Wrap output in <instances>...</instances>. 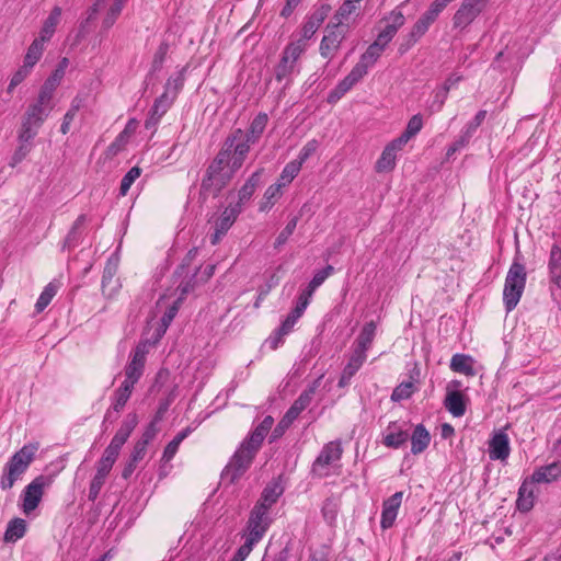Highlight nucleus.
I'll use <instances>...</instances> for the list:
<instances>
[{
    "instance_id": "nucleus-12",
    "label": "nucleus",
    "mask_w": 561,
    "mask_h": 561,
    "mask_svg": "<svg viewBox=\"0 0 561 561\" xmlns=\"http://www.w3.org/2000/svg\"><path fill=\"white\" fill-rule=\"evenodd\" d=\"M146 347L138 345L130 356V360L125 367L124 383L134 387L141 378L146 364Z\"/></svg>"
},
{
    "instance_id": "nucleus-29",
    "label": "nucleus",
    "mask_w": 561,
    "mask_h": 561,
    "mask_svg": "<svg viewBox=\"0 0 561 561\" xmlns=\"http://www.w3.org/2000/svg\"><path fill=\"white\" fill-rule=\"evenodd\" d=\"M450 369L466 376H474V359L467 354H455L450 359Z\"/></svg>"
},
{
    "instance_id": "nucleus-57",
    "label": "nucleus",
    "mask_w": 561,
    "mask_h": 561,
    "mask_svg": "<svg viewBox=\"0 0 561 561\" xmlns=\"http://www.w3.org/2000/svg\"><path fill=\"white\" fill-rule=\"evenodd\" d=\"M295 65L282 56L279 64L275 68V78L277 81H283L288 78L295 69Z\"/></svg>"
},
{
    "instance_id": "nucleus-45",
    "label": "nucleus",
    "mask_w": 561,
    "mask_h": 561,
    "mask_svg": "<svg viewBox=\"0 0 561 561\" xmlns=\"http://www.w3.org/2000/svg\"><path fill=\"white\" fill-rule=\"evenodd\" d=\"M138 424V417L136 413H128L122 422L119 428L115 433V436L127 442L128 437Z\"/></svg>"
},
{
    "instance_id": "nucleus-4",
    "label": "nucleus",
    "mask_w": 561,
    "mask_h": 561,
    "mask_svg": "<svg viewBox=\"0 0 561 561\" xmlns=\"http://www.w3.org/2000/svg\"><path fill=\"white\" fill-rule=\"evenodd\" d=\"M273 523V517L270 511L254 505L250 513L242 533L243 543L245 549L252 551L253 548L264 538L267 530Z\"/></svg>"
},
{
    "instance_id": "nucleus-25",
    "label": "nucleus",
    "mask_w": 561,
    "mask_h": 561,
    "mask_svg": "<svg viewBox=\"0 0 561 561\" xmlns=\"http://www.w3.org/2000/svg\"><path fill=\"white\" fill-rule=\"evenodd\" d=\"M354 15H358L357 4H355L354 1L345 0L333 16L335 21L333 24L347 26L348 30Z\"/></svg>"
},
{
    "instance_id": "nucleus-13",
    "label": "nucleus",
    "mask_w": 561,
    "mask_h": 561,
    "mask_svg": "<svg viewBox=\"0 0 561 561\" xmlns=\"http://www.w3.org/2000/svg\"><path fill=\"white\" fill-rule=\"evenodd\" d=\"M485 0H463L456 11L453 23L456 28H465L471 24L482 10Z\"/></svg>"
},
{
    "instance_id": "nucleus-22",
    "label": "nucleus",
    "mask_w": 561,
    "mask_h": 561,
    "mask_svg": "<svg viewBox=\"0 0 561 561\" xmlns=\"http://www.w3.org/2000/svg\"><path fill=\"white\" fill-rule=\"evenodd\" d=\"M283 488L277 482L268 483L262 491L260 499L254 505L261 506L271 512L273 505H275L283 494Z\"/></svg>"
},
{
    "instance_id": "nucleus-46",
    "label": "nucleus",
    "mask_w": 561,
    "mask_h": 561,
    "mask_svg": "<svg viewBox=\"0 0 561 561\" xmlns=\"http://www.w3.org/2000/svg\"><path fill=\"white\" fill-rule=\"evenodd\" d=\"M306 50V43H304V39H297L295 42L289 43L284 51L283 55L286 59H288L290 62H293L296 66L297 60L302 55V53Z\"/></svg>"
},
{
    "instance_id": "nucleus-60",
    "label": "nucleus",
    "mask_w": 561,
    "mask_h": 561,
    "mask_svg": "<svg viewBox=\"0 0 561 561\" xmlns=\"http://www.w3.org/2000/svg\"><path fill=\"white\" fill-rule=\"evenodd\" d=\"M32 69L22 65L12 76L10 83L8 85V93H12L13 90L22 83L27 76L31 73Z\"/></svg>"
},
{
    "instance_id": "nucleus-34",
    "label": "nucleus",
    "mask_w": 561,
    "mask_h": 561,
    "mask_svg": "<svg viewBox=\"0 0 561 561\" xmlns=\"http://www.w3.org/2000/svg\"><path fill=\"white\" fill-rule=\"evenodd\" d=\"M186 70L187 67H183L176 75L169 77L164 84V92L162 94H168V98L172 96V102H174L178 93L184 85Z\"/></svg>"
},
{
    "instance_id": "nucleus-50",
    "label": "nucleus",
    "mask_w": 561,
    "mask_h": 561,
    "mask_svg": "<svg viewBox=\"0 0 561 561\" xmlns=\"http://www.w3.org/2000/svg\"><path fill=\"white\" fill-rule=\"evenodd\" d=\"M448 93L447 87H437L433 91V99L428 105L430 111L433 113L440 112L448 98Z\"/></svg>"
},
{
    "instance_id": "nucleus-36",
    "label": "nucleus",
    "mask_w": 561,
    "mask_h": 561,
    "mask_svg": "<svg viewBox=\"0 0 561 561\" xmlns=\"http://www.w3.org/2000/svg\"><path fill=\"white\" fill-rule=\"evenodd\" d=\"M56 88H57L56 85L51 84L48 81H45L39 90L36 101L32 104L36 105L38 107H42L44 110H47L48 112H51L54 108L51 99H53Z\"/></svg>"
},
{
    "instance_id": "nucleus-16",
    "label": "nucleus",
    "mask_w": 561,
    "mask_h": 561,
    "mask_svg": "<svg viewBox=\"0 0 561 561\" xmlns=\"http://www.w3.org/2000/svg\"><path fill=\"white\" fill-rule=\"evenodd\" d=\"M548 278L550 282L551 295H554V288L561 290V247L553 243L548 259Z\"/></svg>"
},
{
    "instance_id": "nucleus-47",
    "label": "nucleus",
    "mask_w": 561,
    "mask_h": 561,
    "mask_svg": "<svg viewBox=\"0 0 561 561\" xmlns=\"http://www.w3.org/2000/svg\"><path fill=\"white\" fill-rule=\"evenodd\" d=\"M300 170L301 167H299V163H296L295 161L288 162L284 167L276 183L282 184L283 187L289 185L294 181V179L299 174Z\"/></svg>"
},
{
    "instance_id": "nucleus-9",
    "label": "nucleus",
    "mask_w": 561,
    "mask_h": 561,
    "mask_svg": "<svg viewBox=\"0 0 561 561\" xmlns=\"http://www.w3.org/2000/svg\"><path fill=\"white\" fill-rule=\"evenodd\" d=\"M49 114L47 110L30 104L22 116L18 133L23 134L25 139L35 138Z\"/></svg>"
},
{
    "instance_id": "nucleus-62",
    "label": "nucleus",
    "mask_w": 561,
    "mask_h": 561,
    "mask_svg": "<svg viewBox=\"0 0 561 561\" xmlns=\"http://www.w3.org/2000/svg\"><path fill=\"white\" fill-rule=\"evenodd\" d=\"M333 271L334 268L332 265H328L324 268L318 271L313 275L308 286H310L311 289L317 290V288L320 287L325 282V279L333 273Z\"/></svg>"
},
{
    "instance_id": "nucleus-27",
    "label": "nucleus",
    "mask_w": 561,
    "mask_h": 561,
    "mask_svg": "<svg viewBox=\"0 0 561 561\" xmlns=\"http://www.w3.org/2000/svg\"><path fill=\"white\" fill-rule=\"evenodd\" d=\"M376 330L377 325L374 321L367 322L359 332L354 348L366 354L374 342Z\"/></svg>"
},
{
    "instance_id": "nucleus-52",
    "label": "nucleus",
    "mask_w": 561,
    "mask_h": 561,
    "mask_svg": "<svg viewBox=\"0 0 561 561\" xmlns=\"http://www.w3.org/2000/svg\"><path fill=\"white\" fill-rule=\"evenodd\" d=\"M125 3L122 2V0H114L111 4L104 20H103V27L105 30H108L114 25L117 18L119 16Z\"/></svg>"
},
{
    "instance_id": "nucleus-31",
    "label": "nucleus",
    "mask_w": 561,
    "mask_h": 561,
    "mask_svg": "<svg viewBox=\"0 0 561 561\" xmlns=\"http://www.w3.org/2000/svg\"><path fill=\"white\" fill-rule=\"evenodd\" d=\"M27 524L23 518L15 517L11 519L4 531L3 540L5 542H16L26 534Z\"/></svg>"
},
{
    "instance_id": "nucleus-64",
    "label": "nucleus",
    "mask_w": 561,
    "mask_h": 561,
    "mask_svg": "<svg viewBox=\"0 0 561 561\" xmlns=\"http://www.w3.org/2000/svg\"><path fill=\"white\" fill-rule=\"evenodd\" d=\"M105 480H106L105 477L99 476L96 473L94 474V477L92 478V480L90 482V486H89L88 497L90 501L94 502L98 499V496L101 492V489L105 483Z\"/></svg>"
},
{
    "instance_id": "nucleus-21",
    "label": "nucleus",
    "mask_w": 561,
    "mask_h": 561,
    "mask_svg": "<svg viewBox=\"0 0 561 561\" xmlns=\"http://www.w3.org/2000/svg\"><path fill=\"white\" fill-rule=\"evenodd\" d=\"M510 439L506 433L497 432L489 442V457L491 460H506L510 456Z\"/></svg>"
},
{
    "instance_id": "nucleus-15",
    "label": "nucleus",
    "mask_w": 561,
    "mask_h": 561,
    "mask_svg": "<svg viewBox=\"0 0 561 561\" xmlns=\"http://www.w3.org/2000/svg\"><path fill=\"white\" fill-rule=\"evenodd\" d=\"M405 145L399 142V139L390 141L382 150L379 159L375 164L377 173L391 172L396 168L397 154L400 152Z\"/></svg>"
},
{
    "instance_id": "nucleus-58",
    "label": "nucleus",
    "mask_w": 561,
    "mask_h": 561,
    "mask_svg": "<svg viewBox=\"0 0 561 561\" xmlns=\"http://www.w3.org/2000/svg\"><path fill=\"white\" fill-rule=\"evenodd\" d=\"M168 50H169V44L167 42H162L153 55L152 65H151L152 71L156 72V71L161 70L163 62L167 58Z\"/></svg>"
},
{
    "instance_id": "nucleus-54",
    "label": "nucleus",
    "mask_w": 561,
    "mask_h": 561,
    "mask_svg": "<svg viewBox=\"0 0 561 561\" xmlns=\"http://www.w3.org/2000/svg\"><path fill=\"white\" fill-rule=\"evenodd\" d=\"M414 392V385L411 381H404L398 385L391 394V400L394 402H399L405 399H409Z\"/></svg>"
},
{
    "instance_id": "nucleus-28",
    "label": "nucleus",
    "mask_w": 561,
    "mask_h": 561,
    "mask_svg": "<svg viewBox=\"0 0 561 561\" xmlns=\"http://www.w3.org/2000/svg\"><path fill=\"white\" fill-rule=\"evenodd\" d=\"M438 14L431 8L415 22L410 33L413 43H416L430 28L431 24L435 22Z\"/></svg>"
},
{
    "instance_id": "nucleus-44",
    "label": "nucleus",
    "mask_w": 561,
    "mask_h": 561,
    "mask_svg": "<svg viewBox=\"0 0 561 561\" xmlns=\"http://www.w3.org/2000/svg\"><path fill=\"white\" fill-rule=\"evenodd\" d=\"M383 50H385V48L382 46H380L378 43L374 42L373 44H370L368 46V48L360 56L358 61L362 62L363 65H365V67H367L369 69L370 67H373L376 64V61L379 59V57L381 56Z\"/></svg>"
},
{
    "instance_id": "nucleus-24",
    "label": "nucleus",
    "mask_w": 561,
    "mask_h": 561,
    "mask_svg": "<svg viewBox=\"0 0 561 561\" xmlns=\"http://www.w3.org/2000/svg\"><path fill=\"white\" fill-rule=\"evenodd\" d=\"M431 443L430 432L423 424H417L411 434V453L419 455L423 453Z\"/></svg>"
},
{
    "instance_id": "nucleus-49",
    "label": "nucleus",
    "mask_w": 561,
    "mask_h": 561,
    "mask_svg": "<svg viewBox=\"0 0 561 561\" xmlns=\"http://www.w3.org/2000/svg\"><path fill=\"white\" fill-rule=\"evenodd\" d=\"M366 358H367V354L354 348L346 366L344 367V370L346 371V377L354 376L359 370V368L363 366Z\"/></svg>"
},
{
    "instance_id": "nucleus-26",
    "label": "nucleus",
    "mask_w": 561,
    "mask_h": 561,
    "mask_svg": "<svg viewBox=\"0 0 561 561\" xmlns=\"http://www.w3.org/2000/svg\"><path fill=\"white\" fill-rule=\"evenodd\" d=\"M302 314H304L302 312L297 313V309H295V308L290 311V313L282 322L278 330L275 332V335L271 339L272 348H276L278 346V344L282 342L283 337L285 335H287L293 330L296 322Z\"/></svg>"
},
{
    "instance_id": "nucleus-33",
    "label": "nucleus",
    "mask_w": 561,
    "mask_h": 561,
    "mask_svg": "<svg viewBox=\"0 0 561 561\" xmlns=\"http://www.w3.org/2000/svg\"><path fill=\"white\" fill-rule=\"evenodd\" d=\"M35 138H27L25 139L24 135L21 134V133H18V147L16 149L14 150L12 157H11V161H10V165L12 168H14L15 165L20 164L27 156L28 153L32 151L33 149V140Z\"/></svg>"
},
{
    "instance_id": "nucleus-2",
    "label": "nucleus",
    "mask_w": 561,
    "mask_h": 561,
    "mask_svg": "<svg viewBox=\"0 0 561 561\" xmlns=\"http://www.w3.org/2000/svg\"><path fill=\"white\" fill-rule=\"evenodd\" d=\"M239 169V167L232 165V161L228 159L226 151H219L209 164L206 176L202 181V193L213 197L218 196Z\"/></svg>"
},
{
    "instance_id": "nucleus-38",
    "label": "nucleus",
    "mask_w": 561,
    "mask_h": 561,
    "mask_svg": "<svg viewBox=\"0 0 561 561\" xmlns=\"http://www.w3.org/2000/svg\"><path fill=\"white\" fill-rule=\"evenodd\" d=\"M561 474V465L551 463L547 467H543L533 473V480L537 483L540 482H551L556 480Z\"/></svg>"
},
{
    "instance_id": "nucleus-41",
    "label": "nucleus",
    "mask_w": 561,
    "mask_h": 561,
    "mask_svg": "<svg viewBox=\"0 0 561 561\" xmlns=\"http://www.w3.org/2000/svg\"><path fill=\"white\" fill-rule=\"evenodd\" d=\"M324 18L325 12L314 13L306 21L301 30L300 38L304 39V43H306L307 39H310L314 35L319 26L324 21Z\"/></svg>"
},
{
    "instance_id": "nucleus-23",
    "label": "nucleus",
    "mask_w": 561,
    "mask_h": 561,
    "mask_svg": "<svg viewBox=\"0 0 561 561\" xmlns=\"http://www.w3.org/2000/svg\"><path fill=\"white\" fill-rule=\"evenodd\" d=\"M535 483L536 481L531 479V481H524L519 486L516 505L520 512H528L533 508L535 503Z\"/></svg>"
},
{
    "instance_id": "nucleus-42",
    "label": "nucleus",
    "mask_w": 561,
    "mask_h": 561,
    "mask_svg": "<svg viewBox=\"0 0 561 561\" xmlns=\"http://www.w3.org/2000/svg\"><path fill=\"white\" fill-rule=\"evenodd\" d=\"M190 432V428H185L174 436V438L164 448L162 455L163 461L169 462L173 459V457L179 450L181 443L188 436Z\"/></svg>"
},
{
    "instance_id": "nucleus-53",
    "label": "nucleus",
    "mask_w": 561,
    "mask_h": 561,
    "mask_svg": "<svg viewBox=\"0 0 561 561\" xmlns=\"http://www.w3.org/2000/svg\"><path fill=\"white\" fill-rule=\"evenodd\" d=\"M339 508H340V505L335 499L330 497L324 501L321 511H322L323 518L330 525H332L336 520Z\"/></svg>"
},
{
    "instance_id": "nucleus-14",
    "label": "nucleus",
    "mask_w": 561,
    "mask_h": 561,
    "mask_svg": "<svg viewBox=\"0 0 561 561\" xmlns=\"http://www.w3.org/2000/svg\"><path fill=\"white\" fill-rule=\"evenodd\" d=\"M118 270V259L114 255L108 257L102 276V293L107 298H113L121 289L122 285L116 273Z\"/></svg>"
},
{
    "instance_id": "nucleus-56",
    "label": "nucleus",
    "mask_w": 561,
    "mask_h": 561,
    "mask_svg": "<svg viewBox=\"0 0 561 561\" xmlns=\"http://www.w3.org/2000/svg\"><path fill=\"white\" fill-rule=\"evenodd\" d=\"M181 301H182V296L175 300L169 308L168 310L164 312V314L162 316L161 318V332L162 333H165L169 325L171 324V322L173 321V319L175 318L178 311H179V308H180V305H181Z\"/></svg>"
},
{
    "instance_id": "nucleus-59",
    "label": "nucleus",
    "mask_w": 561,
    "mask_h": 561,
    "mask_svg": "<svg viewBox=\"0 0 561 561\" xmlns=\"http://www.w3.org/2000/svg\"><path fill=\"white\" fill-rule=\"evenodd\" d=\"M298 224V217H293L286 225V227L279 232L275 240V248H279L287 242L289 237L294 233Z\"/></svg>"
},
{
    "instance_id": "nucleus-10",
    "label": "nucleus",
    "mask_w": 561,
    "mask_h": 561,
    "mask_svg": "<svg viewBox=\"0 0 561 561\" xmlns=\"http://www.w3.org/2000/svg\"><path fill=\"white\" fill-rule=\"evenodd\" d=\"M347 26H339L329 24L325 28V35L320 43V54L324 58L331 59L340 48V45L345 37Z\"/></svg>"
},
{
    "instance_id": "nucleus-32",
    "label": "nucleus",
    "mask_w": 561,
    "mask_h": 561,
    "mask_svg": "<svg viewBox=\"0 0 561 561\" xmlns=\"http://www.w3.org/2000/svg\"><path fill=\"white\" fill-rule=\"evenodd\" d=\"M60 18L61 9L59 7H55L47 19L44 21L39 32V37L37 39L42 41L43 43L48 42L54 35Z\"/></svg>"
},
{
    "instance_id": "nucleus-37",
    "label": "nucleus",
    "mask_w": 561,
    "mask_h": 561,
    "mask_svg": "<svg viewBox=\"0 0 561 561\" xmlns=\"http://www.w3.org/2000/svg\"><path fill=\"white\" fill-rule=\"evenodd\" d=\"M134 387L122 382V385L115 390L112 401V410L115 413H119L127 401L129 400Z\"/></svg>"
},
{
    "instance_id": "nucleus-20",
    "label": "nucleus",
    "mask_w": 561,
    "mask_h": 561,
    "mask_svg": "<svg viewBox=\"0 0 561 561\" xmlns=\"http://www.w3.org/2000/svg\"><path fill=\"white\" fill-rule=\"evenodd\" d=\"M321 377L316 379L300 396L295 400L291 407L287 410L285 415L293 422L299 416V414L311 403L317 389L320 386Z\"/></svg>"
},
{
    "instance_id": "nucleus-11",
    "label": "nucleus",
    "mask_w": 561,
    "mask_h": 561,
    "mask_svg": "<svg viewBox=\"0 0 561 561\" xmlns=\"http://www.w3.org/2000/svg\"><path fill=\"white\" fill-rule=\"evenodd\" d=\"M241 209L239 205L230 204L228 205L221 215L216 219L214 228L215 231L210 236V242L213 245L217 244L221 238L228 232V230L232 227L238 216L241 214Z\"/></svg>"
},
{
    "instance_id": "nucleus-8",
    "label": "nucleus",
    "mask_w": 561,
    "mask_h": 561,
    "mask_svg": "<svg viewBox=\"0 0 561 561\" xmlns=\"http://www.w3.org/2000/svg\"><path fill=\"white\" fill-rule=\"evenodd\" d=\"M342 453L343 449L340 442H329L325 444L312 463V473L319 478L328 477L330 474V467L341 459Z\"/></svg>"
},
{
    "instance_id": "nucleus-19",
    "label": "nucleus",
    "mask_w": 561,
    "mask_h": 561,
    "mask_svg": "<svg viewBox=\"0 0 561 561\" xmlns=\"http://www.w3.org/2000/svg\"><path fill=\"white\" fill-rule=\"evenodd\" d=\"M172 103V96L168 98V94H161L158 99H156L149 112V116L145 121V128L151 130V133L154 134L160 119L169 111Z\"/></svg>"
},
{
    "instance_id": "nucleus-35",
    "label": "nucleus",
    "mask_w": 561,
    "mask_h": 561,
    "mask_svg": "<svg viewBox=\"0 0 561 561\" xmlns=\"http://www.w3.org/2000/svg\"><path fill=\"white\" fill-rule=\"evenodd\" d=\"M268 122V116L266 113H259L251 122L248 131L245 133V137H248V141L257 142L263 131L266 128Z\"/></svg>"
},
{
    "instance_id": "nucleus-7",
    "label": "nucleus",
    "mask_w": 561,
    "mask_h": 561,
    "mask_svg": "<svg viewBox=\"0 0 561 561\" xmlns=\"http://www.w3.org/2000/svg\"><path fill=\"white\" fill-rule=\"evenodd\" d=\"M254 144V141H248L244 130L238 128L227 137L220 151L228 153V159L232 161V165L241 168L250 147Z\"/></svg>"
},
{
    "instance_id": "nucleus-43",
    "label": "nucleus",
    "mask_w": 561,
    "mask_h": 561,
    "mask_svg": "<svg viewBox=\"0 0 561 561\" xmlns=\"http://www.w3.org/2000/svg\"><path fill=\"white\" fill-rule=\"evenodd\" d=\"M43 51H44V43L42 41L35 38L32 42V44L30 45V47L27 48L23 65L33 69V67L41 59Z\"/></svg>"
},
{
    "instance_id": "nucleus-17",
    "label": "nucleus",
    "mask_w": 561,
    "mask_h": 561,
    "mask_svg": "<svg viewBox=\"0 0 561 561\" xmlns=\"http://www.w3.org/2000/svg\"><path fill=\"white\" fill-rule=\"evenodd\" d=\"M403 492L399 491L392 494L382 503L380 526L382 529L391 528L394 525L399 508L402 504Z\"/></svg>"
},
{
    "instance_id": "nucleus-61",
    "label": "nucleus",
    "mask_w": 561,
    "mask_h": 561,
    "mask_svg": "<svg viewBox=\"0 0 561 561\" xmlns=\"http://www.w3.org/2000/svg\"><path fill=\"white\" fill-rule=\"evenodd\" d=\"M318 148V141L316 139H312L308 141L299 151L297 159L294 161L296 163H299V167H302V164L316 152Z\"/></svg>"
},
{
    "instance_id": "nucleus-48",
    "label": "nucleus",
    "mask_w": 561,
    "mask_h": 561,
    "mask_svg": "<svg viewBox=\"0 0 561 561\" xmlns=\"http://www.w3.org/2000/svg\"><path fill=\"white\" fill-rule=\"evenodd\" d=\"M57 294V286L53 283H49L45 286L43 291L41 293L36 304H35V310L37 313H41L44 311V309L50 304L51 299Z\"/></svg>"
},
{
    "instance_id": "nucleus-5",
    "label": "nucleus",
    "mask_w": 561,
    "mask_h": 561,
    "mask_svg": "<svg viewBox=\"0 0 561 561\" xmlns=\"http://www.w3.org/2000/svg\"><path fill=\"white\" fill-rule=\"evenodd\" d=\"M526 279L525 265L515 260L508 268L503 289V304L507 312L514 310L519 302L525 290Z\"/></svg>"
},
{
    "instance_id": "nucleus-40",
    "label": "nucleus",
    "mask_w": 561,
    "mask_h": 561,
    "mask_svg": "<svg viewBox=\"0 0 561 561\" xmlns=\"http://www.w3.org/2000/svg\"><path fill=\"white\" fill-rule=\"evenodd\" d=\"M423 127V118L420 114L413 115L404 129V131L397 138L399 142L407 145L408 141L414 137Z\"/></svg>"
},
{
    "instance_id": "nucleus-30",
    "label": "nucleus",
    "mask_w": 561,
    "mask_h": 561,
    "mask_svg": "<svg viewBox=\"0 0 561 561\" xmlns=\"http://www.w3.org/2000/svg\"><path fill=\"white\" fill-rule=\"evenodd\" d=\"M445 408L455 417H460L466 413L465 396L460 391H450L445 398Z\"/></svg>"
},
{
    "instance_id": "nucleus-55",
    "label": "nucleus",
    "mask_w": 561,
    "mask_h": 561,
    "mask_svg": "<svg viewBox=\"0 0 561 561\" xmlns=\"http://www.w3.org/2000/svg\"><path fill=\"white\" fill-rule=\"evenodd\" d=\"M141 175L139 167H133L122 179L119 194L125 196L134 182Z\"/></svg>"
},
{
    "instance_id": "nucleus-1",
    "label": "nucleus",
    "mask_w": 561,
    "mask_h": 561,
    "mask_svg": "<svg viewBox=\"0 0 561 561\" xmlns=\"http://www.w3.org/2000/svg\"><path fill=\"white\" fill-rule=\"evenodd\" d=\"M274 424V419L267 415L255 428L243 439L226 466L222 477L233 483L250 468L256 453Z\"/></svg>"
},
{
    "instance_id": "nucleus-51",
    "label": "nucleus",
    "mask_w": 561,
    "mask_h": 561,
    "mask_svg": "<svg viewBox=\"0 0 561 561\" xmlns=\"http://www.w3.org/2000/svg\"><path fill=\"white\" fill-rule=\"evenodd\" d=\"M356 82L347 75L339 84L330 92L329 102H335L340 100L345 93H347Z\"/></svg>"
},
{
    "instance_id": "nucleus-18",
    "label": "nucleus",
    "mask_w": 561,
    "mask_h": 561,
    "mask_svg": "<svg viewBox=\"0 0 561 561\" xmlns=\"http://www.w3.org/2000/svg\"><path fill=\"white\" fill-rule=\"evenodd\" d=\"M410 435L404 424L399 422H390L386 427L382 444L388 448L398 449L402 447L409 439Z\"/></svg>"
},
{
    "instance_id": "nucleus-3",
    "label": "nucleus",
    "mask_w": 561,
    "mask_h": 561,
    "mask_svg": "<svg viewBox=\"0 0 561 561\" xmlns=\"http://www.w3.org/2000/svg\"><path fill=\"white\" fill-rule=\"evenodd\" d=\"M39 448L38 443H30L14 453L3 466L0 477V488L3 491L11 490L14 484L22 479L33 462Z\"/></svg>"
},
{
    "instance_id": "nucleus-6",
    "label": "nucleus",
    "mask_w": 561,
    "mask_h": 561,
    "mask_svg": "<svg viewBox=\"0 0 561 561\" xmlns=\"http://www.w3.org/2000/svg\"><path fill=\"white\" fill-rule=\"evenodd\" d=\"M50 484V478L38 476L32 480L20 495V508L24 515L31 516L42 502L44 490Z\"/></svg>"
},
{
    "instance_id": "nucleus-63",
    "label": "nucleus",
    "mask_w": 561,
    "mask_h": 561,
    "mask_svg": "<svg viewBox=\"0 0 561 561\" xmlns=\"http://www.w3.org/2000/svg\"><path fill=\"white\" fill-rule=\"evenodd\" d=\"M68 65H69L68 58L64 57L59 61L57 68L54 70V72L49 76V78L46 81L58 87L65 76Z\"/></svg>"
},
{
    "instance_id": "nucleus-39",
    "label": "nucleus",
    "mask_w": 561,
    "mask_h": 561,
    "mask_svg": "<svg viewBox=\"0 0 561 561\" xmlns=\"http://www.w3.org/2000/svg\"><path fill=\"white\" fill-rule=\"evenodd\" d=\"M282 188V184L278 183L272 184L266 188L260 205L261 211L268 210L274 206V204L280 198L283 194Z\"/></svg>"
}]
</instances>
